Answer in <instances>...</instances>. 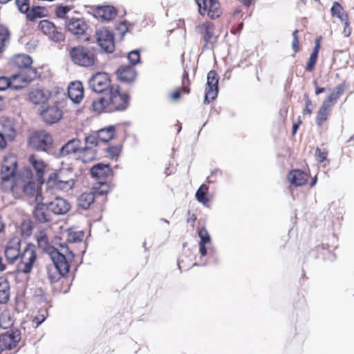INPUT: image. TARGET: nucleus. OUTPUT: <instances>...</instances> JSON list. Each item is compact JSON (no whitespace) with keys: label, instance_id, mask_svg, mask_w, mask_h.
Masks as SVG:
<instances>
[{"label":"nucleus","instance_id":"nucleus-1","mask_svg":"<svg viewBox=\"0 0 354 354\" xmlns=\"http://www.w3.org/2000/svg\"><path fill=\"white\" fill-rule=\"evenodd\" d=\"M63 252H54L49 257L53 263V266L47 267L48 277L51 283L57 282L61 277H65L69 272L70 263L75 254L68 248H64Z\"/></svg>","mask_w":354,"mask_h":354},{"label":"nucleus","instance_id":"nucleus-2","mask_svg":"<svg viewBox=\"0 0 354 354\" xmlns=\"http://www.w3.org/2000/svg\"><path fill=\"white\" fill-rule=\"evenodd\" d=\"M128 106V96L119 91V86L113 85L107 97H102L93 102V109L96 111L113 112L124 110Z\"/></svg>","mask_w":354,"mask_h":354},{"label":"nucleus","instance_id":"nucleus-3","mask_svg":"<svg viewBox=\"0 0 354 354\" xmlns=\"http://www.w3.org/2000/svg\"><path fill=\"white\" fill-rule=\"evenodd\" d=\"M12 63L15 66L24 69L20 73L12 75L14 81L19 80L24 84H27L38 77L37 69L30 66L32 59L29 55L24 54L17 55L13 57Z\"/></svg>","mask_w":354,"mask_h":354},{"label":"nucleus","instance_id":"nucleus-4","mask_svg":"<svg viewBox=\"0 0 354 354\" xmlns=\"http://www.w3.org/2000/svg\"><path fill=\"white\" fill-rule=\"evenodd\" d=\"M69 55L73 62L82 67H91L95 65L96 57L91 48L78 46L70 50Z\"/></svg>","mask_w":354,"mask_h":354},{"label":"nucleus","instance_id":"nucleus-5","mask_svg":"<svg viewBox=\"0 0 354 354\" xmlns=\"http://www.w3.org/2000/svg\"><path fill=\"white\" fill-rule=\"evenodd\" d=\"M23 177L26 180H23L20 185L21 189L26 196L29 198H34L35 201L41 202L43 198L39 187L33 181V174L30 169H25L23 172Z\"/></svg>","mask_w":354,"mask_h":354},{"label":"nucleus","instance_id":"nucleus-6","mask_svg":"<svg viewBox=\"0 0 354 354\" xmlns=\"http://www.w3.org/2000/svg\"><path fill=\"white\" fill-rule=\"evenodd\" d=\"M19 259V270L25 274L30 273L37 259L35 246L33 244H27Z\"/></svg>","mask_w":354,"mask_h":354},{"label":"nucleus","instance_id":"nucleus-7","mask_svg":"<svg viewBox=\"0 0 354 354\" xmlns=\"http://www.w3.org/2000/svg\"><path fill=\"white\" fill-rule=\"evenodd\" d=\"M53 142L51 135L44 130L35 131L29 137L30 145L38 151H46Z\"/></svg>","mask_w":354,"mask_h":354},{"label":"nucleus","instance_id":"nucleus-8","mask_svg":"<svg viewBox=\"0 0 354 354\" xmlns=\"http://www.w3.org/2000/svg\"><path fill=\"white\" fill-rule=\"evenodd\" d=\"M89 87L95 93H104L106 95L109 93L110 88L113 86L111 85V80L107 73H97L93 75L88 80Z\"/></svg>","mask_w":354,"mask_h":354},{"label":"nucleus","instance_id":"nucleus-9","mask_svg":"<svg viewBox=\"0 0 354 354\" xmlns=\"http://www.w3.org/2000/svg\"><path fill=\"white\" fill-rule=\"evenodd\" d=\"M199 13L205 15L206 13L211 19H216L221 14V5L218 0H195Z\"/></svg>","mask_w":354,"mask_h":354},{"label":"nucleus","instance_id":"nucleus-10","mask_svg":"<svg viewBox=\"0 0 354 354\" xmlns=\"http://www.w3.org/2000/svg\"><path fill=\"white\" fill-rule=\"evenodd\" d=\"M38 28L53 41L60 42L64 40V35L59 31L55 25L49 20L43 19L40 21Z\"/></svg>","mask_w":354,"mask_h":354},{"label":"nucleus","instance_id":"nucleus-11","mask_svg":"<svg viewBox=\"0 0 354 354\" xmlns=\"http://www.w3.org/2000/svg\"><path fill=\"white\" fill-rule=\"evenodd\" d=\"M219 77L214 71L207 73V86L205 88V104H209L216 99L218 95V84Z\"/></svg>","mask_w":354,"mask_h":354},{"label":"nucleus","instance_id":"nucleus-12","mask_svg":"<svg viewBox=\"0 0 354 354\" xmlns=\"http://www.w3.org/2000/svg\"><path fill=\"white\" fill-rule=\"evenodd\" d=\"M17 158L12 154L6 156L1 165L0 176L2 182L12 179L17 171Z\"/></svg>","mask_w":354,"mask_h":354},{"label":"nucleus","instance_id":"nucleus-13","mask_svg":"<svg viewBox=\"0 0 354 354\" xmlns=\"http://www.w3.org/2000/svg\"><path fill=\"white\" fill-rule=\"evenodd\" d=\"M21 339L19 330H9L0 335V351L12 350L15 348Z\"/></svg>","mask_w":354,"mask_h":354},{"label":"nucleus","instance_id":"nucleus-14","mask_svg":"<svg viewBox=\"0 0 354 354\" xmlns=\"http://www.w3.org/2000/svg\"><path fill=\"white\" fill-rule=\"evenodd\" d=\"M97 41L99 46L106 53H112L115 45L113 36L109 30L105 28L100 29L96 32Z\"/></svg>","mask_w":354,"mask_h":354},{"label":"nucleus","instance_id":"nucleus-15","mask_svg":"<svg viewBox=\"0 0 354 354\" xmlns=\"http://www.w3.org/2000/svg\"><path fill=\"white\" fill-rule=\"evenodd\" d=\"M35 238L37 241L39 247L42 249L49 257H51L53 252H63L64 248H68L66 245H61L60 249L58 250L53 246L50 245L48 240L47 233L44 230L38 232L35 234Z\"/></svg>","mask_w":354,"mask_h":354},{"label":"nucleus","instance_id":"nucleus-16","mask_svg":"<svg viewBox=\"0 0 354 354\" xmlns=\"http://www.w3.org/2000/svg\"><path fill=\"white\" fill-rule=\"evenodd\" d=\"M20 245L21 239L18 236L12 238L8 242L5 249V256L10 263H12L19 259Z\"/></svg>","mask_w":354,"mask_h":354},{"label":"nucleus","instance_id":"nucleus-17","mask_svg":"<svg viewBox=\"0 0 354 354\" xmlns=\"http://www.w3.org/2000/svg\"><path fill=\"white\" fill-rule=\"evenodd\" d=\"M64 25L66 30L75 36L84 35L88 28L84 20L80 18H71L65 21Z\"/></svg>","mask_w":354,"mask_h":354},{"label":"nucleus","instance_id":"nucleus-18","mask_svg":"<svg viewBox=\"0 0 354 354\" xmlns=\"http://www.w3.org/2000/svg\"><path fill=\"white\" fill-rule=\"evenodd\" d=\"M33 216L36 221L39 223L50 222L52 220V213L48 204L37 202V205L33 210Z\"/></svg>","mask_w":354,"mask_h":354},{"label":"nucleus","instance_id":"nucleus-19","mask_svg":"<svg viewBox=\"0 0 354 354\" xmlns=\"http://www.w3.org/2000/svg\"><path fill=\"white\" fill-rule=\"evenodd\" d=\"M41 116L46 123L53 124L62 118V111L57 106L53 105L43 109L41 111Z\"/></svg>","mask_w":354,"mask_h":354},{"label":"nucleus","instance_id":"nucleus-20","mask_svg":"<svg viewBox=\"0 0 354 354\" xmlns=\"http://www.w3.org/2000/svg\"><path fill=\"white\" fill-rule=\"evenodd\" d=\"M47 204L51 213L57 215L65 214L71 208L70 203L66 199L59 197L55 198Z\"/></svg>","mask_w":354,"mask_h":354},{"label":"nucleus","instance_id":"nucleus-21","mask_svg":"<svg viewBox=\"0 0 354 354\" xmlns=\"http://www.w3.org/2000/svg\"><path fill=\"white\" fill-rule=\"evenodd\" d=\"M196 31L203 37L205 41V46H207L212 42L214 38V26L212 22L207 21L198 25L196 27Z\"/></svg>","mask_w":354,"mask_h":354},{"label":"nucleus","instance_id":"nucleus-22","mask_svg":"<svg viewBox=\"0 0 354 354\" xmlns=\"http://www.w3.org/2000/svg\"><path fill=\"white\" fill-rule=\"evenodd\" d=\"M68 96L74 103L78 104L81 102L84 96V88L81 82H73L68 85Z\"/></svg>","mask_w":354,"mask_h":354},{"label":"nucleus","instance_id":"nucleus-23","mask_svg":"<svg viewBox=\"0 0 354 354\" xmlns=\"http://www.w3.org/2000/svg\"><path fill=\"white\" fill-rule=\"evenodd\" d=\"M28 161L35 171L38 180L42 183V178L46 172V164L40 157L35 154L30 155L28 158Z\"/></svg>","mask_w":354,"mask_h":354},{"label":"nucleus","instance_id":"nucleus-24","mask_svg":"<svg viewBox=\"0 0 354 354\" xmlns=\"http://www.w3.org/2000/svg\"><path fill=\"white\" fill-rule=\"evenodd\" d=\"M118 79L123 82L130 83L135 80L136 72L132 66H120L117 70Z\"/></svg>","mask_w":354,"mask_h":354},{"label":"nucleus","instance_id":"nucleus-25","mask_svg":"<svg viewBox=\"0 0 354 354\" xmlns=\"http://www.w3.org/2000/svg\"><path fill=\"white\" fill-rule=\"evenodd\" d=\"M29 100L35 104L45 103L50 97V93L44 88L32 89L28 95Z\"/></svg>","mask_w":354,"mask_h":354},{"label":"nucleus","instance_id":"nucleus-26","mask_svg":"<svg viewBox=\"0 0 354 354\" xmlns=\"http://www.w3.org/2000/svg\"><path fill=\"white\" fill-rule=\"evenodd\" d=\"M80 149V140L72 139L62 147L59 150L60 156H66L72 153H79Z\"/></svg>","mask_w":354,"mask_h":354},{"label":"nucleus","instance_id":"nucleus-27","mask_svg":"<svg viewBox=\"0 0 354 354\" xmlns=\"http://www.w3.org/2000/svg\"><path fill=\"white\" fill-rule=\"evenodd\" d=\"M307 174L299 169L291 171L288 174V180L295 186H302L307 182Z\"/></svg>","mask_w":354,"mask_h":354},{"label":"nucleus","instance_id":"nucleus-28","mask_svg":"<svg viewBox=\"0 0 354 354\" xmlns=\"http://www.w3.org/2000/svg\"><path fill=\"white\" fill-rule=\"evenodd\" d=\"M61 175H56V178L54 181L55 187L59 190L63 192H68L71 190L75 185V180L73 177L70 176L67 178V180H64Z\"/></svg>","mask_w":354,"mask_h":354},{"label":"nucleus","instance_id":"nucleus-29","mask_svg":"<svg viewBox=\"0 0 354 354\" xmlns=\"http://www.w3.org/2000/svg\"><path fill=\"white\" fill-rule=\"evenodd\" d=\"M93 191L83 192L77 198L78 206L84 209H87L95 201Z\"/></svg>","mask_w":354,"mask_h":354},{"label":"nucleus","instance_id":"nucleus-30","mask_svg":"<svg viewBox=\"0 0 354 354\" xmlns=\"http://www.w3.org/2000/svg\"><path fill=\"white\" fill-rule=\"evenodd\" d=\"M116 10L113 6H106L99 8L96 15L104 21H110L116 16Z\"/></svg>","mask_w":354,"mask_h":354},{"label":"nucleus","instance_id":"nucleus-31","mask_svg":"<svg viewBox=\"0 0 354 354\" xmlns=\"http://www.w3.org/2000/svg\"><path fill=\"white\" fill-rule=\"evenodd\" d=\"M10 297V286L8 281L0 277V304H5L8 303Z\"/></svg>","mask_w":354,"mask_h":354},{"label":"nucleus","instance_id":"nucleus-32","mask_svg":"<svg viewBox=\"0 0 354 354\" xmlns=\"http://www.w3.org/2000/svg\"><path fill=\"white\" fill-rule=\"evenodd\" d=\"M1 133L6 136L9 140H12L16 136V130L13 121L10 120H5L1 123Z\"/></svg>","mask_w":354,"mask_h":354},{"label":"nucleus","instance_id":"nucleus-33","mask_svg":"<svg viewBox=\"0 0 354 354\" xmlns=\"http://www.w3.org/2000/svg\"><path fill=\"white\" fill-rule=\"evenodd\" d=\"M24 86V84L20 81H14L12 77L8 79L6 77H0V91H4L7 88L10 87L15 90H19Z\"/></svg>","mask_w":354,"mask_h":354},{"label":"nucleus","instance_id":"nucleus-34","mask_svg":"<svg viewBox=\"0 0 354 354\" xmlns=\"http://www.w3.org/2000/svg\"><path fill=\"white\" fill-rule=\"evenodd\" d=\"M110 172V168L109 165L98 163L94 165L91 169V175L96 178H104L109 175Z\"/></svg>","mask_w":354,"mask_h":354},{"label":"nucleus","instance_id":"nucleus-35","mask_svg":"<svg viewBox=\"0 0 354 354\" xmlns=\"http://www.w3.org/2000/svg\"><path fill=\"white\" fill-rule=\"evenodd\" d=\"M80 158L84 162H88L93 160L96 157V149L91 147H80L79 151Z\"/></svg>","mask_w":354,"mask_h":354},{"label":"nucleus","instance_id":"nucleus-36","mask_svg":"<svg viewBox=\"0 0 354 354\" xmlns=\"http://www.w3.org/2000/svg\"><path fill=\"white\" fill-rule=\"evenodd\" d=\"M330 12L333 17H337L342 24L346 25V18H348V15L338 2L333 3Z\"/></svg>","mask_w":354,"mask_h":354},{"label":"nucleus","instance_id":"nucleus-37","mask_svg":"<svg viewBox=\"0 0 354 354\" xmlns=\"http://www.w3.org/2000/svg\"><path fill=\"white\" fill-rule=\"evenodd\" d=\"M46 8L41 6H33L31 9H28V11L24 12L26 14V17L30 21H34L37 18H41L46 15Z\"/></svg>","mask_w":354,"mask_h":354},{"label":"nucleus","instance_id":"nucleus-38","mask_svg":"<svg viewBox=\"0 0 354 354\" xmlns=\"http://www.w3.org/2000/svg\"><path fill=\"white\" fill-rule=\"evenodd\" d=\"M331 109V106H328L326 105V104L322 103L316 117V123L318 126H322V124L327 120V117L329 115Z\"/></svg>","mask_w":354,"mask_h":354},{"label":"nucleus","instance_id":"nucleus-39","mask_svg":"<svg viewBox=\"0 0 354 354\" xmlns=\"http://www.w3.org/2000/svg\"><path fill=\"white\" fill-rule=\"evenodd\" d=\"M14 324V319L12 313L8 310H4L0 315V326L2 328L7 329L10 328Z\"/></svg>","mask_w":354,"mask_h":354},{"label":"nucleus","instance_id":"nucleus-40","mask_svg":"<svg viewBox=\"0 0 354 354\" xmlns=\"http://www.w3.org/2000/svg\"><path fill=\"white\" fill-rule=\"evenodd\" d=\"M115 129L113 127L111 126L108 128L100 129L97 131V138L100 141L103 142H107L111 140L114 136Z\"/></svg>","mask_w":354,"mask_h":354},{"label":"nucleus","instance_id":"nucleus-41","mask_svg":"<svg viewBox=\"0 0 354 354\" xmlns=\"http://www.w3.org/2000/svg\"><path fill=\"white\" fill-rule=\"evenodd\" d=\"M72 8L68 6H59L56 8L55 13L57 18L68 20V14L71 11Z\"/></svg>","mask_w":354,"mask_h":354},{"label":"nucleus","instance_id":"nucleus-42","mask_svg":"<svg viewBox=\"0 0 354 354\" xmlns=\"http://www.w3.org/2000/svg\"><path fill=\"white\" fill-rule=\"evenodd\" d=\"M9 31L3 26H0V52H2L9 40Z\"/></svg>","mask_w":354,"mask_h":354},{"label":"nucleus","instance_id":"nucleus-43","mask_svg":"<svg viewBox=\"0 0 354 354\" xmlns=\"http://www.w3.org/2000/svg\"><path fill=\"white\" fill-rule=\"evenodd\" d=\"M207 190L208 187L206 185L203 184L196 193V199L203 205H206L208 203V200L205 197Z\"/></svg>","mask_w":354,"mask_h":354},{"label":"nucleus","instance_id":"nucleus-44","mask_svg":"<svg viewBox=\"0 0 354 354\" xmlns=\"http://www.w3.org/2000/svg\"><path fill=\"white\" fill-rule=\"evenodd\" d=\"M84 237L82 232H71L68 234L67 241L69 243H79L82 242Z\"/></svg>","mask_w":354,"mask_h":354},{"label":"nucleus","instance_id":"nucleus-45","mask_svg":"<svg viewBox=\"0 0 354 354\" xmlns=\"http://www.w3.org/2000/svg\"><path fill=\"white\" fill-rule=\"evenodd\" d=\"M128 59L131 64L132 65V66L138 64L140 60L139 51L137 50H133L131 51L128 55Z\"/></svg>","mask_w":354,"mask_h":354},{"label":"nucleus","instance_id":"nucleus-46","mask_svg":"<svg viewBox=\"0 0 354 354\" xmlns=\"http://www.w3.org/2000/svg\"><path fill=\"white\" fill-rule=\"evenodd\" d=\"M99 139L97 138V135H90L85 138V143L86 147H91L95 148L98 145Z\"/></svg>","mask_w":354,"mask_h":354},{"label":"nucleus","instance_id":"nucleus-47","mask_svg":"<svg viewBox=\"0 0 354 354\" xmlns=\"http://www.w3.org/2000/svg\"><path fill=\"white\" fill-rule=\"evenodd\" d=\"M32 225L30 221H26L21 223V232L24 236H29L32 232Z\"/></svg>","mask_w":354,"mask_h":354},{"label":"nucleus","instance_id":"nucleus-48","mask_svg":"<svg viewBox=\"0 0 354 354\" xmlns=\"http://www.w3.org/2000/svg\"><path fill=\"white\" fill-rule=\"evenodd\" d=\"M15 2L19 10L21 12L24 13V12L28 11L29 0H15Z\"/></svg>","mask_w":354,"mask_h":354},{"label":"nucleus","instance_id":"nucleus-49","mask_svg":"<svg viewBox=\"0 0 354 354\" xmlns=\"http://www.w3.org/2000/svg\"><path fill=\"white\" fill-rule=\"evenodd\" d=\"M198 236L201 239L200 243H207L210 241V237L209 235L205 228H201L198 231Z\"/></svg>","mask_w":354,"mask_h":354},{"label":"nucleus","instance_id":"nucleus-50","mask_svg":"<svg viewBox=\"0 0 354 354\" xmlns=\"http://www.w3.org/2000/svg\"><path fill=\"white\" fill-rule=\"evenodd\" d=\"M93 192L95 194V198L97 196L105 195L108 193V185L104 183H100V187L95 188Z\"/></svg>","mask_w":354,"mask_h":354},{"label":"nucleus","instance_id":"nucleus-51","mask_svg":"<svg viewBox=\"0 0 354 354\" xmlns=\"http://www.w3.org/2000/svg\"><path fill=\"white\" fill-rule=\"evenodd\" d=\"M339 98V97L338 96L332 92L323 102V103L326 104V105L331 106L332 108Z\"/></svg>","mask_w":354,"mask_h":354},{"label":"nucleus","instance_id":"nucleus-52","mask_svg":"<svg viewBox=\"0 0 354 354\" xmlns=\"http://www.w3.org/2000/svg\"><path fill=\"white\" fill-rule=\"evenodd\" d=\"M347 88V86L346 84L343 82L337 86H336L333 90V93L337 95L339 97H340V96L342 95H343V93H344V91H346Z\"/></svg>","mask_w":354,"mask_h":354},{"label":"nucleus","instance_id":"nucleus-53","mask_svg":"<svg viewBox=\"0 0 354 354\" xmlns=\"http://www.w3.org/2000/svg\"><path fill=\"white\" fill-rule=\"evenodd\" d=\"M56 175L62 176V177L64 178L63 180H67V178H68L70 176L73 178V174L71 169H62L58 171V173Z\"/></svg>","mask_w":354,"mask_h":354},{"label":"nucleus","instance_id":"nucleus-54","mask_svg":"<svg viewBox=\"0 0 354 354\" xmlns=\"http://www.w3.org/2000/svg\"><path fill=\"white\" fill-rule=\"evenodd\" d=\"M317 59V57L310 55L306 66V70L308 71H312L313 70L316 64Z\"/></svg>","mask_w":354,"mask_h":354},{"label":"nucleus","instance_id":"nucleus-55","mask_svg":"<svg viewBox=\"0 0 354 354\" xmlns=\"http://www.w3.org/2000/svg\"><path fill=\"white\" fill-rule=\"evenodd\" d=\"M297 33H298L297 30H295L292 32L293 40L292 41V47L295 53H297L299 50V41H298Z\"/></svg>","mask_w":354,"mask_h":354},{"label":"nucleus","instance_id":"nucleus-56","mask_svg":"<svg viewBox=\"0 0 354 354\" xmlns=\"http://www.w3.org/2000/svg\"><path fill=\"white\" fill-rule=\"evenodd\" d=\"M315 156L317 157V160L320 162H324L326 159V153L324 151H322L319 149H316Z\"/></svg>","mask_w":354,"mask_h":354},{"label":"nucleus","instance_id":"nucleus-57","mask_svg":"<svg viewBox=\"0 0 354 354\" xmlns=\"http://www.w3.org/2000/svg\"><path fill=\"white\" fill-rule=\"evenodd\" d=\"M120 151V148L118 147H111L107 149V152L112 158L117 156L119 154Z\"/></svg>","mask_w":354,"mask_h":354},{"label":"nucleus","instance_id":"nucleus-58","mask_svg":"<svg viewBox=\"0 0 354 354\" xmlns=\"http://www.w3.org/2000/svg\"><path fill=\"white\" fill-rule=\"evenodd\" d=\"M344 24V30H343V33L345 37H348L351 33V28H349V24H348V18H346V25L343 24Z\"/></svg>","mask_w":354,"mask_h":354},{"label":"nucleus","instance_id":"nucleus-59","mask_svg":"<svg viewBox=\"0 0 354 354\" xmlns=\"http://www.w3.org/2000/svg\"><path fill=\"white\" fill-rule=\"evenodd\" d=\"M6 136L0 132V148H4L6 146Z\"/></svg>","mask_w":354,"mask_h":354},{"label":"nucleus","instance_id":"nucleus-60","mask_svg":"<svg viewBox=\"0 0 354 354\" xmlns=\"http://www.w3.org/2000/svg\"><path fill=\"white\" fill-rule=\"evenodd\" d=\"M180 93H181V91H176L174 92H173L171 94V98L172 100H177L180 98Z\"/></svg>","mask_w":354,"mask_h":354},{"label":"nucleus","instance_id":"nucleus-61","mask_svg":"<svg viewBox=\"0 0 354 354\" xmlns=\"http://www.w3.org/2000/svg\"><path fill=\"white\" fill-rule=\"evenodd\" d=\"M206 243H199L200 246V253L202 256H205L207 254V249L205 247Z\"/></svg>","mask_w":354,"mask_h":354},{"label":"nucleus","instance_id":"nucleus-62","mask_svg":"<svg viewBox=\"0 0 354 354\" xmlns=\"http://www.w3.org/2000/svg\"><path fill=\"white\" fill-rule=\"evenodd\" d=\"M121 31V37H123L126 32L127 31V28L125 24H120L118 28Z\"/></svg>","mask_w":354,"mask_h":354},{"label":"nucleus","instance_id":"nucleus-63","mask_svg":"<svg viewBox=\"0 0 354 354\" xmlns=\"http://www.w3.org/2000/svg\"><path fill=\"white\" fill-rule=\"evenodd\" d=\"M317 81H314V85L315 86V94L317 95H318L320 93H324L325 91V88H319V87L317 86Z\"/></svg>","mask_w":354,"mask_h":354},{"label":"nucleus","instance_id":"nucleus-64","mask_svg":"<svg viewBox=\"0 0 354 354\" xmlns=\"http://www.w3.org/2000/svg\"><path fill=\"white\" fill-rule=\"evenodd\" d=\"M45 318L43 315H39L35 317L34 322H36V326H38L40 324H41L44 321Z\"/></svg>","mask_w":354,"mask_h":354}]
</instances>
